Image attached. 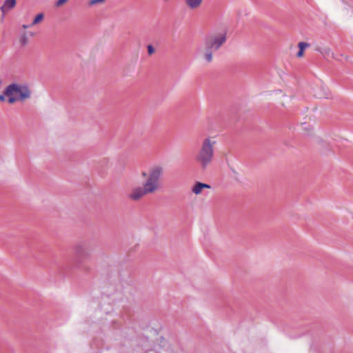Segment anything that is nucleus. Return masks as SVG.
Here are the masks:
<instances>
[{"mask_svg": "<svg viewBox=\"0 0 353 353\" xmlns=\"http://www.w3.org/2000/svg\"><path fill=\"white\" fill-rule=\"evenodd\" d=\"M8 97V103L10 104L14 103L16 101H19V99L17 96L14 95H6Z\"/></svg>", "mask_w": 353, "mask_h": 353, "instance_id": "11", "label": "nucleus"}, {"mask_svg": "<svg viewBox=\"0 0 353 353\" xmlns=\"http://www.w3.org/2000/svg\"><path fill=\"white\" fill-rule=\"evenodd\" d=\"M6 95L3 93V94H0V101H4L6 100Z\"/></svg>", "mask_w": 353, "mask_h": 353, "instance_id": "17", "label": "nucleus"}, {"mask_svg": "<svg viewBox=\"0 0 353 353\" xmlns=\"http://www.w3.org/2000/svg\"><path fill=\"white\" fill-rule=\"evenodd\" d=\"M5 95H17L20 101H24L31 97L32 92L27 83H14L8 85L4 90Z\"/></svg>", "mask_w": 353, "mask_h": 353, "instance_id": "4", "label": "nucleus"}, {"mask_svg": "<svg viewBox=\"0 0 353 353\" xmlns=\"http://www.w3.org/2000/svg\"><path fill=\"white\" fill-rule=\"evenodd\" d=\"M31 26H31V24H30V25H26V24H23V25L22 26V28H23V29H27V28H30V27H31Z\"/></svg>", "mask_w": 353, "mask_h": 353, "instance_id": "18", "label": "nucleus"}, {"mask_svg": "<svg viewBox=\"0 0 353 353\" xmlns=\"http://www.w3.org/2000/svg\"><path fill=\"white\" fill-rule=\"evenodd\" d=\"M226 41V32H212L207 35L204 39L203 49L199 48L198 52L203 51L204 59L210 63L213 59V52L218 50Z\"/></svg>", "mask_w": 353, "mask_h": 353, "instance_id": "3", "label": "nucleus"}, {"mask_svg": "<svg viewBox=\"0 0 353 353\" xmlns=\"http://www.w3.org/2000/svg\"><path fill=\"white\" fill-rule=\"evenodd\" d=\"M16 5V0H6L3 5L1 7L2 12L5 13L9 10L13 8Z\"/></svg>", "mask_w": 353, "mask_h": 353, "instance_id": "6", "label": "nucleus"}, {"mask_svg": "<svg viewBox=\"0 0 353 353\" xmlns=\"http://www.w3.org/2000/svg\"><path fill=\"white\" fill-rule=\"evenodd\" d=\"M20 42L23 45H26L28 43V37H27V36L26 34L21 35V37L20 38Z\"/></svg>", "mask_w": 353, "mask_h": 353, "instance_id": "13", "label": "nucleus"}, {"mask_svg": "<svg viewBox=\"0 0 353 353\" xmlns=\"http://www.w3.org/2000/svg\"><path fill=\"white\" fill-rule=\"evenodd\" d=\"M164 175V168L161 165H154L148 171L141 172V177L145 179L141 186L131 189L128 197L133 201H139L149 194L158 192L162 187L161 180Z\"/></svg>", "mask_w": 353, "mask_h": 353, "instance_id": "1", "label": "nucleus"}, {"mask_svg": "<svg viewBox=\"0 0 353 353\" xmlns=\"http://www.w3.org/2000/svg\"><path fill=\"white\" fill-rule=\"evenodd\" d=\"M211 186L207 183L196 181L192 187L191 190L195 195H199L204 189H210Z\"/></svg>", "mask_w": 353, "mask_h": 353, "instance_id": "5", "label": "nucleus"}, {"mask_svg": "<svg viewBox=\"0 0 353 353\" xmlns=\"http://www.w3.org/2000/svg\"><path fill=\"white\" fill-rule=\"evenodd\" d=\"M83 250V245L81 243H77L74 245V251L77 254H80Z\"/></svg>", "mask_w": 353, "mask_h": 353, "instance_id": "10", "label": "nucleus"}, {"mask_svg": "<svg viewBox=\"0 0 353 353\" xmlns=\"http://www.w3.org/2000/svg\"><path fill=\"white\" fill-rule=\"evenodd\" d=\"M186 5L191 9H196L201 6L203 0H184Z\"/></svg>", "mask_w": 353, "mask_h": 353, "instance_id": "7", "label": "nucleus"}, {"mask_svg": "<svg viewBox=\"0 0 353 353\" xmlns=\"http://www.w3.org/2000/svg\"><path fill=\"white\" fill-rule=\"evenodd\" d=\"M299 51L297 52V57H302L303 56V52L306 48L309 46V43L305 42H299L298 44Z\"/></svg>", "mask_w": 353, "mask_h": 353, "instance_id": "8", "label": "nucleus"}, {"mask_svg": "<svg viewBox=\"0 0 353 353\" xmlns=\"http://www.w3.org/2000/svg\"><path fill=\"white\" fill-rule=\"evenodd\" d=\"M322 93H316V95L319 98H328V94L325 92L324 88H322Z\"/></svg>", "mask_w": 353, "mask_h": 353, "instance_id": "12", "label": "nucleus"}, {"mask_svg": "<svg viewBox=\"0 0 353 353\" xmlns=\"http://www.w3.org/2000/svg\"><path fill=\"white\" fill-rule=\"evenodd\" d=\"M216 143L215 137L210 136L205 137L201 141L195 155V161L201 170H205L212 164Z\"/></svg>", "mask_w": 353, "mask_h": 353, "instance_id": "2", "label": "nucleus"}, {"mask_svg": "<svg viewBox=\"0 0 353 353\" xmlns=\"http://www.w3.org/2000/svg\"><path fill=\"white\" fill-rule=\"evenodd\" d=\"M148 52L149 54H152L154 52V49L152 45L148 46Z\"/></svg>", "mask_w": 353, "mask_h": 353, "instance_id": "15", "label": "nucleus"}, {"mask_svg": "<svg viewBox=\"0 0 353 353\" xmlns=\"http://www.w3.org/2000/svg\"><path fill=\"white\" fill-rule=\"evenodd\" d=\"M68 0H58V1L57 2V6H61L63 3H64L65 2H66Z\"/></svg>", "mask_w": 353, "mask_h": 353, "instance_id": "16", "label": "nucleus"}, {"mask_svg": "<svg viewBox=\"0 0 353 353\" xmlns=\"http://www.w3.org/2000/svg\"><path fill=\"white\" fill-rule=\"evenodd\" d=\"M105 0H91L90 1V5L92 6V5H95L97 3H102Z\"/></svg>", "mask_w": 353, "mask_h": 353, "instance_id": "14", "label": "nucleus"}, {"mask_svg": "<svg viewBox=\"0 0 353 353\" xmlns=\"http://www.w3.org/2000/svg\"><path fill=\"white\" fill-rule=\"evenodd\" d=\"M43 18H44V14L43 13H39L34 17V20L32 21V22L31 23V26H34L37 23H39L40 22H41L43 21Z\"/></svg>", "mask_w": 353, "mask_h": 353, "instance_id": "9", "label": "nucleus"}, {"mask_svg": "<svg viewBox=\"0 0 353 353\" xmlns=\"http://www.w3.org/2000/svg\"><path fill=\"white\" fill-rule=\"evenodd\" d=\"M160 353H163V352H161Z\"/></svg>", "mask_w": 353, "mask_h": 353, "instance_id": "19", "label": "nucleus"}]
</instances>
